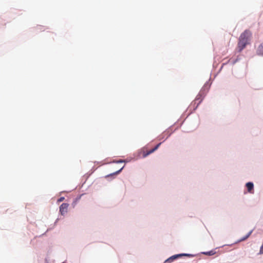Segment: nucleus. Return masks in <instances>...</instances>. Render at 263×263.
<instances>
[{"instance_id":"4","label":"nucleus","mask_w":263,"mask_h":263,"mask_svg":"<svg viewBox=\"0 0 263 263\" xmlns=\"http://www.w3.org/2000/svg\"><path fill=\"white\" fill-rule=\"evenodd\" d=\"M69 204L66 203H62L60 206V212L62 215H64L68 212Z\"/></svg>"},{"instance_id":"7","label":"nucleus","mask_w":263,"mask_h":263,"mask_svg":"<svg viewBox=\"0 0 263 263\" xmlns=\"http://www.w3.org/2000/svg\"><path fill=\"white\" fill-rule=\"evenodd\" d=\"M257 53L258 55H263V43H261L257 49Z\"/></svg>"},{"instance_id":"8","label":"nucleus","mask_w":263,"mask_h":263,"mask_svg":"<svg viewBox=\"0 0 263 263\" xmlns=\"http://www.w3.org/2000/svg\"><path fill=\"white\" fill-rule=\"evenodd\" d=\"M252 233V231H250L245 237L241 238L239 241H241L245 240L251 235Z\"/></svg>"},{"instance_id":"3","label":"nucleus","mask_w":263,"mask_h":263,"mask_svg":"<svg viewBox=\"0 0 263 263\" xmlns=\"http://www.w3.org/2000/svg\"><path fill=\"white\" fill-rule=\"evenodd\" d=\"M183 256H192V255L189 254H176L172 256L171 257H169L168 259H167L165 262V263H171L173 262L175 259L178 258L179 257Z\"/></svg>"},{"instance_id":"9","label":"nucleus","mask_w":263,"mask_h":263,"mask_svg":"<svg viewBox=\"0 0 263 263\" xmlns=\"http://www.w3.org/2000/svg\"><path fill=\"white\" fill-rule=\"evenodd\" d=\"M203 253L205 255H213L215 254V252L214 251H211L209 252H204Z\"/></svg>"},{"instance_id":"12","label":"nucleus","mask_w":263,"mask_h":263,"mask_svg":"<svg viewBox=\"0 0 263 263\" xmlns=\"http://www.w3.org/2000/svg\"><path fill=\"white\" fill-rule=\"evenodd\" d=\"M123 169V167H122L120 170H119L118 171L116 172V173H115L114 174H117L118 173H119L121 170Z\"/></svg>"},{"instance_id":"6","label":"nucleus","mask_w":263,"mask_h":263,"mask_svg":"<svg viewBox=\"0 0 263 263\" xmlns=\"http://www.w3.org/2000/svg\"><path fill=\"white\" fill-rule=\"evenodd\" d=\"M246 186L247 188V190L248 192L250 193H253V189H254V184L252 182H249L246 183Z\"/></svg>"},{"instance_id":"11","label":"nucleus","mask_w":263,"mask_h":263,"mask_svg":"<svg viewBox=\"0 0 263 263\" xmlns=\"http://www.w3.org/2000/svg\"><path fill=\"white\" fill-rule=\"evenodd\" d=\"M64 197H60L58 200V202H62L64 200Z\"/></svg>"},{"instance_id":"1","label":"nucleus","mask_w":263,"mask_h":263,"mask_svg":"<svg viewBox=\"0 0 263 263\" xmlns=\"http://www.w3.org/2000/svg\"><path fill=\"white\" fill-rule=\"evenodd\" d=\"M251 37V33L249 30H245L240 34L237 44L239 52H241L250 43Z\"/></svg>"},{"instance_id":"2","label":"nucleus","mask_w":263,"mask_h":263,"mask_svg":"<svg viewBox=\"0 0 263 263\" xmlns=\"http://www.w3.org/2000/svg\"><path fill=\"white\" fill-rule=\"evenodd\" d=\"M206 95V92L204 91V89H201L199 93L197 95L194 101L192 103V105H195L197 104V105L196 106L195 108H196L199 104L201 102L202 100L203 99L204 97H205Z\"/></svg>"},{"instance_id":"10","label":"nucleus","mask_w":263,"mask_h":263,"mask_svg":"<svg viewBox=\"0 0 263 263\" xmlns=\"http://www.w3.org/2000/svg\"><path fill=\"white\" fill-rule=\"evenodd\" d=\"M259 254H263V242H262V244L261 246L260 247Z\"/></svg>"},{"instance_id":"5","label":"nucleus","mask_w":263,"mask_h":263,"mask_svg":"<svg viewBox=\"0 0 263 263\" xmlns=\"http://www.w3.org/2000/svg\"><path fill=\"white\" fill-rule=\"evenodd\" d=\"M161 144V143H159L154 148L152 149L151 150L147 151L146 152H143V157L145 158V157H147L148 155H149V154L154 152L155 151H156L159 148V147L160 146Z\"/></svg>"}]
</instances>
